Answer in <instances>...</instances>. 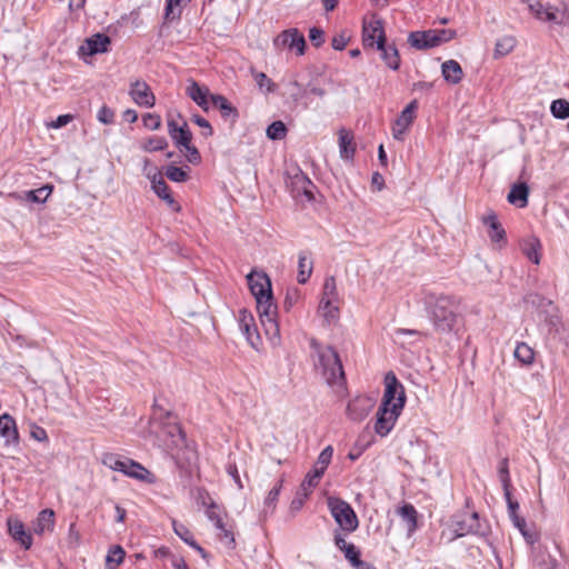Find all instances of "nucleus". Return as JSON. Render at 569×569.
<instances>
[{
    "mask_svg": "<svg viewBox=\"0 0 569 569\" xmlns=\"http://www.w3.org/2000/svg\"><path fill=\"white\" fill-rule=\"evenodd\" d=\"M150 432L154 436L157 445L166 451L184 446V433L181 427L173 420L172 413L166 411L157 401L152 406Z\"/></svg>",
    "mask_w": 569,
    "mask_h": 569,
    "instance_id": "obj_1",
    "label": "nucleus"
},
{
    "mask_svg": "<svg viewBox=\"0 0 569 569\" xmlns=\"http://www.w3.org/2000/svg\"><path fill=\"white\" fill-rule=\"evenodd\" d=\"M423 305L429 320L440 332H450L457 321V301L452 296L437 292H426Z\"/></svg>",
    "mask_w": 569,
    "mask_h": 569,
    "instance_id": "obj_2",
    "label": "nucleus"
},
{
    "mask_svg": "<svg viewBox=\"0 0 569 569\" xmlns=\"http://www.w3.org/2000/svg\"><path fill=\"white\" fill-rule=\"evenodd\" d=\"M311 347L318 359L316 367L321 370L327 383L330 387H337V392H340L345 388L346 376L338 352L332 347H321L316 341L311 342Z\"/></svg>",
    "mask_w": 569,
    "mask_h": 569,
    "instance_id": "obj_3",
    "label": "nucleus"
},
{
    "mask_svg": "<svg viewBox=\"0 0 569 569\" xmlns=\"http://www.w3.org/2000/svg\"><path fill=\"white\" fill-rule=\"evenodd\" d=\"M449 530L452 532L450 540H455L467 535L486 536L489 527L480 521L478 512L461 511L451 517Z\"/></svg>",
    "mask_w": 569,
    "mask_h": 569,
    "instance_id": "obj_4",
    "label": "nucleus"
},
{
    "mask_svg": "<svg viewBox=\"0 0 569 569\" xmlns=\"http://www.w3.org/2000/svg\"><path fill=\"white\" fill-rule=\"evenodd\" d=\"M327 503L331 516L342 530L352 532L358 528L357 515L348 502L340 498L328 497Z\"/></svg>",
    "mask_w": 569,
    "mask_h": 569,
    "instance_id": "obj_5",
    "label": "nucleus"
},
{
    "mask_svg": "<svg viewBox=\"0 0 569 569\" xmlns=\"http://www.w3.org/2000/svg\"><path fill=\"white\" fill-rule=\"evenodd\" d=\"M256 302L260 321L264 328L266 335L270 338H279V326L276 320L277 306L273 303L272 293L262 298H257Z\"/></svg>",
    "mask_w": 569,
    "mask_h": 569,
    "instance_id": "obj_6",
    "label": "nucleus"
},
{
    "mask_svg": "<svg viewBox=\"0 0 569 569\" xmlns=\"http://www.w3.org/2000/svg\"><path fill=\"white\" fill-rule=\"evenodd\" d=\"M333 455V449L331 446H327L319 455L313 468L309 471L301 483V490L305 492V497L311 492L312 488H315L321 477L323 476L326 469L328 468Z\"/></svg>",
    "mask_w": 569,
    "mask_h": 569,
    "instance_id": "obj_7",
    "label": "nucleus"
},
{
    "mask_svg": "<svg viewBox=\"0 0 569 569\" xmlns=\"http://www.w3.org/2000/svg\"><path fill=\"white\" fill-rule=\"evenodd\" d=\"M385 383L386 388L380 406L403 409L406 403L405 388L392 371L386 375Z\"/></svg>",
    "mask_w": 569,
    "mask_h": 569,
    "instance_id": "obj_8",
    "label": "nucleus"
},
{
    "mask_svg": "<svg viewBox=\"0 0 569 569\" xmlns=\"http://www.w3.org/2000/svg\"><path fill=\"white\" fill-rule=\"evenodd\" d=\"M143 163H144V166H143V173L150 180L151 186H152V190L156 192V194L159 198L164 200L172 210L179 211L180 210V206L172 198V196L170 193V189H169L167 182L163 180L161 173L160 172L147 171V167L149 166V159H144Z\"/></svg>",
    "mask_w": 569,
    "mask_h": 569,
    "instance_id": "obj_9",
    "label": "nucleus"
},
{
    "mask_svg": "<svg viewBox=\"0 0 569 569\" xmlns=\"http://www.w3.org/2000/svg\"><path fill=\"white\" fill-rule=\"evenodd\" d=\"M274 46L280 49L296 50L298 56H302L306 49V39L303 34L296 28L282 31L273 41Z\"/></svg>",
    "mask_w": 569,
    "mask_h": 569,
    "instance_id": "obj_10",
    "label": "nucleus"
},
{
    "mask_svg": "<svg viewBox=\"0 0 569 569\" xmlns=\"http://www.w3.org/2000/svg\"><path fill=\"white\" fill-rule=\"evenodd\" d=\"M401 411L402 409H397L396 407L379 406L375 423L376 433L381 437H386L395 427Z\"/></svg>",
    "mask_w": 569,
    "mask_h": 569,
    "instance_id": "obj_11",
    "label": "nucleus"
},
{
    "mask_svg": "<svg viewBox=\"0 0 569 569\" xmlns=\"http://www.w3.org/2000/svg\"><path fill=\"white\" fill-rule=\"evenodd\" d=\"M239 328L246 336L247 341L252 348H257L260 343V336L254 323V318L251 312L241 309L238 316Z\"/></svg>",
    "mask_w": 569,
    "mask_h": 569,
    "instance_id": "obj_12",
    "label": "nucleus"
},
{
    "mask_svg": "<svg viewBox=\"0 0 569 569\" xmlns=\"http://www.w3.org/2000/svg\"><path fill=\"white\" fill-rule=\"evenodd\" d=\"M248 286L250 292L257 298L266 297L267 295L272 293L271 281L270 278L264 272H258L252 270L247 276Z\"/></svg>",
    "mask_w": 569,
    "mask_h": 569,
    "instance_id": "obj_13",
    "label": "nucleus"
},
{
    "mask_svg": "<svg viewBox=\"0 0 569 569\" xmlns=\"http://www.w3.org/2000/svg\"><path fill=\"white\" fill-rule=\"evenodd\" d=\"M129 94L140 107L151 108L156 103V97L146 81L136 80L132 82Z\"/></svg>",
    "mask_w": 569,
    "mask_h": 569,
    "instance_id": "obj_14",
    "label": "nucleus"
},
{
    "mask_svg": "<svg viewBox=\"0 0 569 569\" xmlns=\"http://www.w3.org/2000/svg\"><path fill=\"white\" fill-rule=\"evenodd\" d=\"M362 41L366 47H373L376 44L377 49L382 48L386 36L380 20L363 24Z\"/></svg>",
    "mask_w": 569,
    "mask_h": 569,
    "instance_id": "obj_15",
    "label": "nucleus"
},
{
    "mask_svg": "<svg viewBox=\"0 0 569 569\" xmlns=\"http://www.w3.org/2000/svg\"><path fill=\"white\" fill-rule=\"evenodd\" d=\"M187 96L199 106L204 112L210 110L211 93L208 87L200 86L194 80H189L186 88Z\"/></svg>",
    "mask_w": 569,
    "mask_h": 569,
    "instance_id": "obj_16",
    "label": "nucleus"
},
{
    "mask_svg": "<svg viewBox=\"0 0 569 569\" xmlns=\"http://www.w3.org/2000/svg\"><path fill=\"white\" fill-rule=\"evenodd\" d=\"M110 38L103 33H96L80 46L79 51L83 56H94L108 51Z\"/></svg>",
    "mask_w": 569,
    "mask_h": 569,
    "instance_id": "obj_17",
    "label": "nucleus"
},
{
    "mask_svg": "<svg viewBox=\"0 0 569 569\" xmlns=\"http://www.w3.org/2000/svg\"><path fill=\"white\" fill-rule=\"evenodd\" d=\"M529 9L537 19L545 22L560 24L565 19V12L552 6H543L540 2H536L530 4Z\"/></svg>",
    "mask_w": 569,
    "mask_h": 569,
    "instance_id": "obj_18",
    "label": "nucleus"
},
{
    "mask_svg": "<svg viewBox=\"0 0 569 569\" xmlns=\"http://www.w3.org/2000/svg\"><path fill=\"white\" fill-rule=\"evenodd\" d=\"M0 436L4 439L7 446H18L20 436L14 418L9 413L0 416Z\"/></svg>",
    "mask_w": 569,
    "mask_h": 569,
    "instance_id": "obj_19",
    "label": "nucleus"
},
{
    "mask_svg": "<svg viewBox=\"0 0 569 569\" xmlns=\"http://www.w3.org/2000/svg\"><path fill=\"white\" fill-rule=\"evenodd\" d=\"M211 103L220 112L221 118L224 121L230 122L233 126L239 119L238 109L222 94L211 96Z\"/></svg>",
    "mask_w": 569,
    "mask_h": 569,
    "instance_id": "obj_20",
    "label": "nucleus"
},
{
    "mask_svg": "<svg viewBox=\"0 0 569 569\" xmlns=\"http://www.w3.org/2000/svg\"><path fill=\"white\" fill-rule=\"evenodd\" d=\"M373 407V402L368 397H357L347 406V415L355 421L365 419Z\"/></svg>",
    "mask_w": 569,
    "mask_h": 569,
    "instance_id": "obj_21",
    "label": "nucleus"
},
{
    "mask_svg": "<svg viewBox=\"0 0 569 569\" xmlns=\"http://www.w3.org/2000/svg\"><path fill=\"white\" fill-rule=\"evenodd\" d=\"M417 108V102H410L400 113L395 122L392 134L396 140H402L405 132L413 121V112Z\"/></svg>",
    "mask_w": 569,
    "mask_h": 569,
    "instance_id": "obj_22",
    "label": "nucleus"
},
{
    "mask_svg": "<svg viewBox=\"0 0 569 569\" xmlns=\"http://www.w3.org/2000/svg\"><path fill=\"white\" fill-rule=\"evenodd\" d=\"M408 43L417 50H427L438 47L436 34L431 29L410 32L408 36Z\"/></svg>",
    "mask_w": 569,
    "mask_h": 569,
    "instance_id": "obj_23",
    "label": "nucleus"
},
{
    "mask_svg": "<svg viewBox=\"0 0 569 569\" xmlns=\"http://www.w3.org/2000/svg\"><path fill=\"white\" fill-rule=\"evenodd\" d=\"M8 529L11 537L18 541L24 549H29L32 545V537L24 530V525L18 519H8Z\"/></svg>",
    "mask_w": 569,
    "mask_h": 569,
    "instance_id": "obj_24",
    "label": "nucleus"
},
{
    "mask_svg": "<svg viewBox=\"0 0 569 569\" xmlns=\"http://www.w3.org/2000/svg\"><path fill=\"white\" fill-rule=\"evenodd\" d=\"M528 196L529 188L527 183L518 182L511 187L507 199L511 204L518 208H525L528 204Z\"/></svg>",
    "mask_w": 569,
    "mask_h": 569,
    "instance_id": "obj_25",
    "label": "nucleus"
},
{
    "mask_svg": "<svg viewBox=\"0 0 569 569\" xmlns=\"http://www.w3.org/2000/svg\"><path fill=\"white\" fill-rule=\"evenodd\" d=\"M54 528V511L52 509H43L39 512L33 531L37 535L52 532Z\"/></svg>",
    "mask_w": 569,
    "mask_h": 569,
    "instance_id": "obj_26",
    "label": "nucleus"
},
{
    "mask_svg": "<svg viewBox=\"0 0 569 569\" xmlns=\"http://www.w3.org/2000/svg\"><path fill=\"white\" fill-rule=\"evenodd\" d=\"M123 473L130 478L144 481L148 483L154 482L153 475L144 468L141 463L130 459L129 463L127 465L126 471Z\"/></svg>",
    "mask_w": 569,
    "mask_h": 569,
    "instance_id": "obj_27",
    "label": "nucleus"
},
{
    "mask_svg": "<svg viewBox=\"0 0 569 569\" xmlns=\"http://www.w3.org/2000/svg\"><path fill=\"white\" fill-rule=\"evenodd\" d=\"M339 152L340 157L346 160L352 159L356 152L353 136L346 129L339 131Z\"/></svg>",
    "mask_w": 569,
    "mask_h": 569,
    "instance_id": "obj_28",
    "label": "nucleus"
},
{
    "mask_svg": "<svg viewBox=\"0 0 569 569\" xmlns=\"http://www.w3.org/2000/svg\"><path fill=\"white\" fill-rule=\"evenodd\" d=\"M442 77L447 82L457 84L462 80L463 71L456 60H447L441 66Z\"/></svg>",
    "mask_w": 569,
    "mask_h": 569,
    "instance_id": "obj_29",
    "label": "nucleus"
},
{
    "mask_svg": "<svg viewBox=\"0 0 569 569\" xmlns=\"http://www.w3.org/2000/svg\"><path fill=\"white\" fill-rule=\"evenodd\" d=\"M482 221L489 228V237L493 242H500L505 240L506 232L500 222L497 219V216L493 211H490L487 216L482 218Z\"/></svg>",
    "mask_w": 569,
    "mask_h": 569,
    "instance_id": "obj_30",
    "label": "nucleus"
},
{
    "mask_svg": "<svg viewBox=\"0 0 569 569\" xmlns=\"http://www.w3.org/2000/svg\"><path fill=\"white\" fill-rule=\"evenodd\" d=\"M298 282L306 283L310 278L313 269V262L309 254L305 251L299 252L298 256Z\"/></svg>",
    "mask_w": 569,
    "mask_h": 569,
    "instance_id": "obj_31",
    "label": "nucleus"
},
{
    "mask_svg": "<svg viewBox=\"0 0 569 569\" xmlns=\"http://www.w3.org/2000/svg\"><path fill=\"white\" fill-rule=\"evenodd\" d=\"M381 52V58L386 62V64L392 69L398 70L400 66V57L398 49L395 46H388L386 41H383V46L381 49H378Z\"/></svg>",
    "mask_w": 569,
    "mask_h": 569,
    "instance_id": "obj_32",
    "label": "nucleus"
},
{
    "mask_svg": "<svg viewBox=\"0 0 569 569\" xmlns=\"http://www.w3.org/2000/svg\"><path fill=\"white\" fill-rule=\"evenodd\" d=\"M129 460H130V458L121 457L116 453H106L102 457V463L106 467H108L114 471H120L122 473H123V471H126Z\"/></svg>",
    "mask_w": 569,
    "mask_h": 569,
    "instance_id": "obj_33",
    "label": "nucleus"
},
{
    "mask_svg": "<svg viewBox=\"0 0 569 569\" xmlns=\"http://www.w3.org/2000/svg\"><path fill=\"white\" fill-rule=\"evenodd\" d=\"M53 187L46 184L36 190H29L24 192V199L28 202L44 203L52 192Z\"/></svg>",
    "mask_w": 569,
    "mask_h": 569,
    "instance_id": "obj_34",
    "label": "nucleus"
},
{
    "mask_svg": "<svg viewBox=\"0 0 569 569\" xmlns=\"http://www.w3.org/2000/svg\"><path fill=\"white\" fill-rule=\"evenodd\" d=\"M539 249L540 241L537 238H530L522 244V252L531 262L536 264L540 262Z\"/></svg>",
    "mask_w": 569,
    "mask_h": 569,
    "instance_id": "obj_35",
    "label": "nucleus"
},
{
    "mask_svg": "<svg viewBox=\"0 0 569 569\" xmlns=\"http://www.w3.org/2000/svg\"><path fill=\"white\" fill-rule=\"evenodd\" d=\"M124 556L126 552L121 546L111 547L106 557L107 569H116L119 567L122 563Z\"/></svg>",
    "mask_w": 569,
    "mask_h": 569,
    "instance_id": "obj_36",
    "label": "nucleus"
},
{
    "mask_svg": "<svg viewBox=\"0 0 569 569\" xmlns=\"http://www.w3.org/2000/svg\"><path fill=\"white\" fill-rule=\"evenodd\" d=\"M176 146L180 149L183 147H187L191 143L192 140V133L188 127V123L186 121L182 122L179 130L173 134L171 138Z\"/></svg>",
    "mask_w": 569,
    "mask_h": 569,
    "instance_id": "obj_37",
    "label": "nucleus"
},
{
    "mask_svg": "<svg viewBox=\"0 0 569 569\" xmlns=\"http://www.w3.org/2000/svg\"><path fill=\"white\" fill-rule=\"evenodd\" d=\"M516 39L511 36H506L497 40L495 48V57H503L513 50L516 47Z\"/></svg>",
    "mask_w": 569,
    "mask_h": 569,
    "instance_id": "obj_38",
    "label": "nucleus"
},
{
    "mask_svg": "<svg viewBox=\"0 0 569 569\" xmlns=\"http://www.w3.org/2000/svg\"><path fill=\"white\" fill-rule=\"evenodd\" d=\"M398 512L401 516V518L408 522L409 531L416 530V528H417V510H416V508L410 503H406L401 508H399Z\"/></svg>",
    "mask_w": 569,
    "mask_h": 569,
    "instance_id": "obj_39",
    "label": "nucleus"
},
{
    "mask_svg": "<svg viewBox=\"0 0 569 569\" xmlns=\"http://www.w3.org/2000/svg\"><path fill=\"white\" fill-rule=\"evenodd\" d=\"M515 358L523 365H530L533 361L535 352L525 342H519L515 349Z\"/></svg>",
    "mask_w": 569,
    "mask_h": 569,
    "instance_id": "obj_40",
    "label": "nucleus"
},
{
    "mask_svg": "<svg viewBox=\"0 0 569 569\" xmlns=\"http://www.w3.org/2000/svg\"><path fill=\"white\" fill-rule=\"evenodd\" d=\"M550 112L557 119H568L569 101H567L566 99L553 100L550 106Z\"/></svg>",
    "mask_w": 569,
    "mask_h": 569,
    "instance_id": "obj_41",
    "label": "nucleus"
},
{
    "mask_svg": "<svg viewBox=\"0 0 569 569\" xmlns=\"http://www.w3.org/2000/svg\"><path fill=\"white\" fill-rule=\"evenodd\" d=\"M282 488V480H279L272 489L268 492L264 499V508L263 512L267 515L268 512H272L276 507V502L278 501L280 491Z\"/></svg>",
    "mask_w": 569,
    "mask_h": 569,
    "instance_id": "obj_42",
    "label": "nucleus"
},
{
    "mask_svg": "<svg viewBox=\"0 0 569 569\" xmlns=\"http://www.w3.org/2000/svg\"><path fill=\"white\" fill-rule=\"evenodd\" d=\"M319 308L323 312V317L328 322L337 320L339 313L337 300H321Z\"/></svg>",
    "mask_w": 569,
    "mask_h": 569,
    "instance_id": "obj_43",
    "label": "nucleus"
},
{
    "mask_svg": "<svg viewBox=\"0 0 569 569\" xmlns=\"http://www.w3.org/2000/svg\"><path fill=\"white\" fill-rule=\"evenodd\" d=\"M287 134V127L282 121H273L267 128V137L270 140H281Z\"/></svg>",
    "mask_w": 569,
    "mask_h": 569,
    "instance_id": "obj_44",
    "label": "nucleus"
},
{
    "mask_svg": "<svg viewBox=\"0 0 569 569\" xmlns=\"http://www.w3.org/2000/svg\"><path fill=\"white\" fill-rule=\"evenodd\" d=\"M295 183L298 189H301L307 200H313V193L311 191V187H313L312 181L303 173L297 174L295 177Z\"/></svg>",
    "mask_w": 569,
    "mask_h": 569,
    "instance_id": "obj_45",
    "label": "nucleus"
},
{
    "mask_svg": "<svg viewBox=\"0 0 569 569\" xmlns=\"http://www.w3.org/2000/svg\"><path fill=\"white\" fill-rule=\"evenodd\" d=\"M164 173L173 182H184L188 179L187 171L173 164L168 166Z\"/></svg>",
    "mask_w": 569,
    "mask_h": 569,
    "instance_id": "obj_46",
    "label": "nucleus"
},
{
    "mask_svg": "<svg viewBox=\"0 0 569 569\" xmlns=\"http://www.w3.org/2000/svg\"><path fill=\"white\" fill-rule=\"evenodd\" d=\"M337 300V286L333 277H329L325 280L323 293L321 300Z\"/></svg>",
    "mask_w": 569,
    "mask_h": 569,
    "instance_id": "obj_47",
    "label": "nucleus"
},
{
    "mask_svg": "<svg viewBox=\"0 0 569 569\" xmlns=\"http://www.w3.org/2000/svg\"><path fill=\"white\" fill-rule=\"evenodd\" d=\"M346 559L351 563L355 568H360L363 562L360 559V551L357 549L355 545L348 546V548L343 551Z\"/></svg>",
    "mask_w": 569,
    "mask_h": 569,
    "instance_id": "obj_48",
    "label": "nucleus"
},
{
    "mask_svg": "<svg viewBox=\"0 0 569 569\" xmlns=\"http://www.w3.org/2000/svg\"><path fill=\"white\" fill-rule=\"evenodd\" d=\"M217 509L218 506L216 505V502L211 501L208 505V508H206V515L214 523V527L217 529H223V521L220 512H218Z\"/></svg>",
    "mask_w": 569,
    "mask_h": 569,
    "instance_id": "obj_49",
    "label": "nucleus"
},
{
    "mask_svg": "<svg viewBox=\"0 0 569 569\" xmlns=\"http://www.w3.org/2000/svg\"><path fill=\"white\" fill-rule=\"evenodd\" d=\"M168 146L166 138L163 137H151L143 144L146 151H159L163 150Z\"/></svg>",
    "mask_w": 569,
    "mask_h": 569,
    "instance_id": "obj_50",
    "label": "nucleus"
},
{
    "mask_svg": "<svg viewBox=\"0 0 569 569\" xmlns=\"http://www.w3.org/2000/svg\"><path fill=\"white\" fill-rule=\"evenodd\" d=\"M173 529L177 536H179L190 547L196 545L192 533L183 525L173 521Z\"/></svg>",
    "mask_w": 569,
    "mask_h": 569,
    "instance_id": "obj_51",
    "label": "nucleus"
},
{
    "mask_svg": "<svg viewBox=\"0 0 569 569\" xmlns=\"http://www.w3.org/2000/svg\"><path fill=\"white\" fill-rule=\"evenodd\" d=\"M191 120L192 122H194L198 127H200L203 131H202V136L208 138V137H211L213 134V129L210 124V122L201 117L200 114H193L191 117Z\"/></svg>",
    "mask_w": 569,
    "mask_h": 569,
    "instance_id": "obj_52",
    "label": "nucleus"
},
{
    "mask_svg": "<svg viewBox=\"0 0 569 569\" xmlns=\"http://www.w3.org/2000/svg\"><path fill=\"white\" fill-rule=\"evenodd\" d=\"M431 31L436 34L438 46L450 41L457 34L453 29H431Z\"/></svg>",
    "mask_w": 569,
    "mask_h": 569,
    "instance_id": "obj_53",
    "label": "nucleus"
},
{
    "mask_svg": "<svg viewBox=\"0 0 569 569\" xmlns=\"http://www.w3.org/2000/svg\"><path fill=\"white\" fill-rule=\"evenodd\" d=\"M142 122L149 130H158L161 126V118L156 113H147L142 117Z\"/></svg>",
    "mask_w": 569,
    "mask_h": 569,
    "instance_id": "obj_54",
    "label": "nucleus"
},
{
    "mask_svg": "<svg viewBox=\"0 0 569 569\" xmlns=\"http://www.w3.org/2000/svg\"><path fill=\"white\" fill-rule=\"evenodd\" d=\"M498 475L502 487L511 486L509 476L508 459H502L499 465Z\"/></svg>",
    "mask_w": 569,
    "mask_h": 569,
    "instance_id": "obj_55",
    "label": "nucleus"
},
{
    "mask_svg": "<svg viewBox=\"0 0 569 569\" xmlns=\"http://www.w3.org/2000/svg\"><path fill=\"white\" fill-rule=\"evenodd\" d=\"M309 39H310L311 43L316 48H319L325 42V32H323V30L320 29V28H317V27L311 28L309 30Z\"/></svg>",
    "mask_w": 569,
    "mask_h": 569,
    "instance_id": "obj_56",
    "label": "nucleus"
},
{
    "mask_svg": "<svg viewBox=\"0 0 569 569\" xmlns=\"http://www.w3.org/2000/svg\"><path fill=\"white\" fill-rule=\"evenodd\" d=\"M254 80L260 89L266 88L267 91H273V82L272 80L263 72H256Z\"/></svg>",
    "mask_w": 569,
    "mask_h": 569,
    "instance_id": "obj_57",
    "label": "nucleus"
},
{
    "mask_svg": "<svg viewBox=\"0 0 569 569\" xmlns=\"http://www.w3.org/2000/svg\"><path fill=\"white\" fill-rule=\"evenodd\" d=\"M97 118L101 123L110 124L113 122L114 112L107 106H102L98 111Z\"/></svg>",
    "mask_w": 569,
    "mask_h": 569,
    "instance_id": "obj_58",
    "label": "nucleus"
},
{
    "mask_svg": "<svg viewBox=\"0 0 569 569\" xmlns=\"http://www.w3.org/2000/svg\"><path fill=\"white\" fill-rule=\"evenodd\" d=\"M350 37L345 31L336 34L332 38L331 46L335 50H343L348 44Z\"/></svg>",
    "mask_w": 569,
    "mask_h": 569,
    "instance_id": "obj_59",
    "label": "nucleus"
},
{
    "mask_svg": "<svg viewBox=\"0 0 569 569\" xmlns=\"http://www.w3.org/2000/svg\"><path fill=\"white\" fill-rule=\"evenodd\" d=\"M519 503L517 501H510L508 505V515L513 525H523V518L518 515Z\"/></svg>",
    "mask_w": 569,
    "mask_h": 569,
    "instance_id": "obj_60",
    "label": "nucleus"
},
{
    "mask_svg": "<svg viewBox=\"0 0 569 569\" xmlns=\"http://www.w3.org/2000/svg\"><path fill=\"white\" fill-rule=\"evenodd\" d=\"M516 528L519 529V531L521 532V535L523 536V538L526 539V541L530 545L535 543L537 541V536L535 532H531L527 529V522H526V519L523 518V525H513Z\"/></svg>",
    "mask_w": 569,
    "mask_h": 569,
    "instance_id": "obj_61",
    "label": "nucleus"
},
{
    "mask_svg": "<svg viewBox=\"0 0 569 569\" xmlns=\"http://www.w3.org/2000/svg\"><path fill=\"white\" fill-rule=\"evenodd\" d=\"M196 500L202 507L208 508V505L213 501L208 491L203 488H198L196 492Z\"/></svg>",
    "mask_w": 569,
    "mask_h": 569,
    "instance_id": "obj_62",
    "label": "nucleus"
},
{
    "mask_svg": "<svg viewBox=\"0 0 569 569\" xmlns=\"http://www.w3.org/2000/svg\"><path fill=\"white\" fill-rule=\"evenodd\" d=\"M182 149H184L187 151V159H188L189 162H191V163L200 162L201 156H200V152L198 151V149L194 146H192L190 143L187 147H183Z\"/></svg>",
    "mask_w": 569,
    "mask_h": 569,
    "instance_id": "obj_63",
    "label": "nucleus"
},
{
    "mask_svg": "<svg viewBox=\"0 0 569 569\" xmlns=\"http://www.w3.org/2000/svg\"><path fill=\"white\" fill-rule=\"evenodd\" d=\"M30 436L37 441L48 440L47 431L42 427H39L37 425H33L31 427Z\"/></svg>",
    "mask_w": 569,
    "mask_h": 569,
    "instance_id": "obj_64",
    "label": "nucleus"
}]
</instances>
